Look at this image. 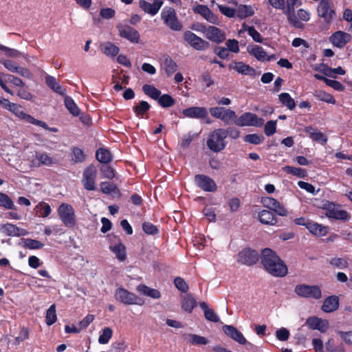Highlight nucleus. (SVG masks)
<instances>
[{
  "label": "nucleus",
  "mask_w": 352,
  "mask_h": 352,
  "mask_svg": "<svg viewBox=\"0 0 352 352\" xmlns=\"http://www.w3.org/2000/svg\"><path fill=\"white\" fill-rule=\"evenodd\" d=\"M101 51L108 56L115 57L118 54L120 49L115 44L107 42L102 45Z\"/></svg>",
  "instance_id": "37"
},
{
  "label": "nucleus",
  "mask_w": 352,
  "mask_h": 352,
  "mask_svg": "<svg viewBox=\"0 0 352 352\" xmlns=\"http://www.w3.org/2000/svg\"><path fill=\"white\" fill-rule=\"evenodd\" d=\"M226 138L223 129H215L207 140V146L212 151L219 152L226 146Z\"/></svg>",
  "instance_id": "3"
},
{
  "label": "nucleus",
  "mask_w": 352,
  "mask_h": 352,
  "mask_svg": "<svg viewBox=\"0 0 352 352\" xmlns=\"http://www.w3.org/2000/svg\"><path fill=\"white\" fill-rule=\"evenodd\" d=\"M226 49H228V51L234 52V53H239V41L234 38L233 39H228L226 42Z\"/></svg>",
  "instance_id": "62"
},
{
  "label": "nucleus",
  "mask_w": 352,
  "mask_h": 352,
  "mask_svg": "<svg viewBox=\"0 0 352 352\" xmlns=\"http://www.w3.org/2000/svg\"><path fill=\"white\" fill-rule=\"evenodd\" d=\"M55 163L54 160L45 152L36 151L31 160V166L38 168L41 166H51Z\"/></svg>",
  "instance_id": "16"
},
{
  "label": "nucleus",
  "mask_w": 352,
  "mask_h": 352,
  "mask_svg": "<svg viewBox=\"0 0 352 352\" xmlns=\"http://www.w3.org/2000/svg\"><path fill=\"white\" fill-rule=\"evenodd\" d=\"M243 28L248 32V34L252 39L257 43L263 42V37L261 34L255 29L254 26H248L245 23L243 24Z\"/></svg>",
  "instance_id": "52"
},
{
  "label": "nucleus",
  "mask_w": 352,
  "mask_h": 352,
  "mask_svg": "<svg viewBox=\"0 0 352 352\" xmlns=\"http://www.w3.org/2000/svg\"><path fill=\"white\" fill-rule=\"evenodd\" d=\"M0 206L8 210H15L12 199L6 193L0 192Z\"/></svg>",
  "instance_id": "50"
},
{
  "label": "nucleus",
  "mask_w": 352,
  "mask_h": 352,
  "mask_svg": "<svg viewBox=\"0 0 352 352\" xmlns=\"http://www.w3.org/2000/svg\"><path fill=\"white\" fill-rule=\"evenodd\" d=\"M56 306L53 304L46 311L45 322L47 325L51 326L56 322Z\"/></svg>",
  "instance_id": "51"
},
{
  "label": "nucleus",
  "mask_w": 352,
  "mask_h": 352,
  "mask_svg": "<svg viewBox=\"0 0 352 352\" xmlns=\"http://www.w3.org/2000/svg\"><path fill=\"white\" fill-rule=\"evenodd\" d=\"M143 92L151 98L157 100L161 96V91L151 85L145 84L142 87Z\"/></svg>",
  "instance_id": "42"
},
{
  "label": "nucleus",
  "mask_w": 352,
  "mask_h": 352,
  "mask_svg": "<svg viewBox=\"0 0 352 352\" xmlns=\"http://www.w3.org/2000/svg\"><path fill=\"white\" fill-rule=\"evenodd\" d=\"M197 305V302L191 294H187L182 298L181 301L182 309L188 314L192 312Z\"/></svg>",
  "instance_id": "24"
},
{
  "label": "nucleus",
  "mask_w": 352,
  "mask_h": 352,
  "mask_svg": "<svg viewBox=\"0 0 352 352\" xmlns=\"http://www.w3.org/2000/svg\"><path fill=\"white\" fill-rule=\"evenodd\" d=\"M259 221L265 225H276L277 219L272 210H263L258 213Z\"/></svg>",
  "instance_id": "25"
},
{
  "label": "nucleus",
  "mask_w": 352,
  "mask_h": 352,
  "mask_svg": "<svg viewBox=\"0 0 352 352\" xmlns=\"http://www.w3.org/2000/svg\"><path fill=\"white\" fill-rule=\"evenodd\" d=\"M5 81L7 82L12 83L16 87H24L25 83L23 82V80L11 74H7L5 75Z\"/></svg>",
  "instance_id": "63"
},
{
  "label": "nucleus",
  "mask_w": 352,
  "mask_h": 352,
  "mask_svg": "<svg viewBox=\"0 0 352 352\" xmlns=\"http://www.w3.org/2000/svg\"><path fill=\"white\" fill-rule=\"evenodd\" d=\"M254 11L250 6L240 5L236 10V16L243 19L254 15Z\"/></svg>",
  "instance_id": "41"
},
{
  "label": "nucleus",
  "mask_w": 352,
  "mask_h": 352,
  "mask_svg": "<svg viewBox=\"0 0 352 352\" xmlns=\"http://www.w3.org/2000/svg\"><path fill=\"white\" fill-rule=\"evenodd\" d=\"M4 106L6 109L12 112L14 115L18 116L19 118L25 119L27 120V116H29L26 114L23 111V108L21 105L10 102L8 100L4 99Z\"/></svg>",
  "instance_id": "27"
},
{
  "label": "nucleus",
  "mask_w": 352,
  "mask_h": 352,
  "mask_svg": "<svg viewBox=\"0 0 352 352\" xmlns=\"http://www.w3.org/2000/svg\"><path fill=\"white\" fill-rule=\"evenodd\" d=\"M195 182L197 187L205 192H213L217 189V186L215 182L209 176L205 175H196L195 176Z\"/></svg>",
  "instance_id": "14"
},
{
  "label": "nucleus",
  "mask_w": 352,
  "mask_h": 352,
  "mask_svg": "<svg viewBox=\"0 0 352 352\" xmlns=\"http://www.w3.org/2000/svg\"><path fill=\"white\" fill-rule=\"evenodd\" d=\"M139 292L143 294L145 296H149L154 299H158L161 297V293L156 289L150 288L149 287L141 284L137 287Z\"/></svg>",
  "instance_id": "33"
},
{
  "label": "nucleus",
  "mask_w": 352,
  "mask_h": 352,
  "mask_svg": "<svg viewBox=\"0 0 352 352\" xmlns=\"http://www.w3.org/2000/svg\"><path fill=\"white\" fill-rule=\"evenodd\" d=\"M264 119L258 118L256 114L246 112L243 113L239 118L234 120V123L239 126H256L261 127L264 124Z\"/></svg>",
  "instance_id": "9"
},
{
  "label": "nucleus",
  "mask_w": 352,
  "mask_h": 352,
  "mask_svg": "<svg viewBox=\"0 0 352 352\" xmlns=\"http://www.w3.org/2000/svg\"><path fill=\"white\" fill-rule=\"evenodd\" d=\"M339 307V298L337 296H329L324 299L321 309L325 313H331Z\"/></svg>",
  "instance_id": "22"
},
{
  "label": "nucleus",
  "mask_w": 352,
  "mask_h": 352,
  "mask_svg": "<svg viewBox=\"0 0 352 352\" xmlns=\"http://www.w3.org/2000/svg\"><path fill=\"white\" fill-rule=\"evenodd\" d=\"M307 229L311 234L319 236H325L327 233V227L320 225L317 223H313L311 221H310V223H308Z\"/></svg>",
  "instance_id": "38"
},
{
  "label": "nucleus",
  "mask_w": 352,
  "mask_h": 352,
  "mask_svg": "<svg viewBox=\"0 0 352 352\" xmlns=\"http://www.w3.org/2000/svg\"><path fill=\"white\" fill-rule=\"evenodd\" d=\"M337 333L346 344L352 345V331H339Z\"/></svg>",
  "instance_id": "64"
},
{
  "label": "nucleus",
  "mask_w": 352,
  "mask_h": 352,
  "mask_svg": "<svg viewBox=\"0 0 352 352\" xmlns=\"http://www.w3.org/2000/svg\"><path fill=\"white\" fill-rule=\"evenodd\" d=\"M314 96L318 100L328 104H335L336 103V100L334 97L331 94L327 93L324 91H316L314 94Z\"/></svg>",
  "instance_id": "45"
},
{
  "label": "nucleus",
  "mask_w": 352,
  "mask_h": 352,
  "mask_svg": "<svg viewBox=\"0 0 352 352\" xmlns=\"http://www.w3.org/2000/svg\"><path fill=\"white\" fill-rule=\"evenodd\" d=\"M109 250L116 255L117 259L124 261L126 258V247L122 243L109 245Z\"/></svg>",
  "instance_id": "28"
},
{
  "label": "nucleus",
  "mask_w": 352,
  "mask_h": 352,
  "mask_svg": "<svg viewBox=\"0 0 352 352\" xmlns=\"http://www.w3.org/2000/svg\"><path fill=\"white\" fill-rule=\"evenodd\" d=\"M164 70L168 76L173 74L177 69V63L170 57L165 58L164 61Z\"/></svg>",
  "instance_id": "49"
},
{
  "label": "nucleus",
  "mask_w": 352,
  "mask_h": 352,
  "mask_svg": "<svg viewBox=\"0 0 352 352\" xmlns=\"http://www.w3.org/2000/svg\"><path fill=\"white\" fill-rule=\"evenodd\" d=\"M285 170L287 173L297 176L300 178H304L307 176L306 170L301 168L287 166L285 167Z\"/></svg>",
  "instance_id": "53"
},
{
  "label": "nucleus",
  "mask_w": 352,
  "mask_h": 352,
  "mask_svg": "<svg viewBox=\"0 0 352 352\" xmlns=\"http://www.w3.org/2000/svg\"><path fill=\"white\" fill-rule=\"evenodd\" d=\"M259 259L258 253L251 248H245L240 251L237 256V261L242 265L252 266Z\"/></svg>",
  "instance_id": "12"
},
{
  "label": "nucleus",
  "mask_w": 352,
  "mask_h": 352,
  "mask_svg": "<svg viewBox=\"0 0 352 352\" xmlns=\"http://www.w3.org/2000/svg\"><path fill=\"white\" fill-rule=\"evenodd\" d=\"M278 100L283 106L286 107L289 110H293L296 106L295 100L288 93H281L278 95Z\"/></svg>",
  "instance_id": "39"
},
{
  "label": "nucleus",
  "mask_w": 352,
  "mask_h": 352,
  "mask_svg": "<svg viewBox=\"0 0 352 352\" xmlns=\"http://www.w3.org/2000/svg\"><path fill=\"white\" fill-rule=\"evenodd\" d=\"M248 50L250 54L254 56L259 61L270 60V58H266V52L261 46L254 45L251 48V50L249 48Z\"/></svg>",
  "instance_id": "40"
},
{
  "label": "nucleus",
  "mask_w": 352,
  "mask_h": 352,
  "mask_svg": "<svg viewBox=\"0 0 352 352\" xmlns=\"http://www.w3.org/2000/svg\"><path fill=\"white\" fill-rule=\"evenodd\" d=\"M351 40V35L342 31H337L331 36V42L338 47H343Z\"/></svg>",
  "instance_id": "21"
},
{
  "label": "nucleus",
  "mask_w": 352,
  "mask_h": 352,
  "mask_svg": "<svg viewBox=\"0 0 352 352\" xmlns=\"http://www.w3.org/2000/svg\"><path fill=\"white\" fill-rule=\"evenodd\" d=\"M65 107L69 113L74 116H78L80 114V109L72 97L66 96L64 99Z\"/></svg>",
  "instance_id": "43"
},
{
  "label": "nucleus",
  "mask_w": 352,
  "mask_h": 352,
  "mask_svg": "<svg viewBox=\"0 0 352 352\" xmlns=\"http://www.w3.org/2000/svg\"><path fill=\"white\" fill-rule=\"evenodd\" d=\"M184 336L188 338V342L191 345L202 346L206 345L209 342L208 340L206 338L197 334L188 333L185 334Z\"/></svg>",
  "instance_id": "34"
},
{
  "label": "nucleus",
  "mask_w": 352,
  "mask_h": 352,
  "mask_svg": "<svg viewBox=\"0 0 352 352\" xmlns=\"http://www.w3.org/2000/svg\"><path fill=\"white\" fill-rule=\"evenodd\" d=\"M142 230L148 235H157L160 232L158 228L151 222H144L142 223Z\"/></svg>",
  "instance_id": "56"
},
{
  "label": "nucleus",
  "mask_w": 352,
  "mask_h": 352,
  "mask_svg": "<svg viewBox=\"0 0 352 352\" xmlns=\"http://www.w3.org/2000/svg\"><path fill=\"white\" fill-rule=\"evenodd\" d=\"M184 117L195 119H204L208 116V110L203 107H191L182 111Z\"/></svg>",
  "instance_id": "19"
},
{
  "label": "nucleus",
  "mask_w": 352,
  "mask_h": 352,
  "mask_svg": "<svg viewBox=\"0 0 352 352\" xmlns=\"http://www.w3.org/2000/svg\"><path fill=\"white\" fill-rule=\"evenodd\" d=\"M174 284L176 288L182 292L186 293L188 291V285L181 277H176L174 279Z\"/></svg>",
  "instance_id": "60"
},
{
  "label": "nucleus",
  "mask_w": 352,
  "mask_h": 352,
  "mask_svg": "<svg viewBox=\"0 0 352 352\" xmlns=\"http://www.w3.org/2000/svg\"><path fill=\"white\" fill-rule=\"evenodd\" d=\"M317 14L320 18L324 19L325 23H330L336 16L333 3L329 0H322L318 5Z\"/></svg>",
  "instance_id": "10"
},
{
  "label": "nucleus",
  "mask_w": 352,
  "mask_h": 352,
  "mask_svg": "<svg viewBox=\"0 0 352 352\" xmlns=\"http://www.w3.org/2000/svg\"><path fill=\"white\" fill-rule=\"evenodd\" d=\"M45 83L54 92L61 96L65 95V89L57 82L56 79L54 76L47 75L45 77Z\"/></svg>",
  "instance_id": "30"
},
{
  "label": "nucleus",
  "mask_w": 352,
  "mask_h": 352,
  "mask_svg": "<svg viewBox=\"0 0 352 352\" xmlns=\"http://www.w3.org/2000/svg\"><path fill=\"white\" fill-rule=\"evenodd\" d=\"M164 23L172 30L181 31L183 25L178 20L176 12L173 8H165L161 13Z\"/></svg>",
  "instance_id": "8"
},
{
  "label": "nucleus",
  "mask_w": 352,
  "mask_h": 352,
  "mask_svg": "<svg viewBox=\"0 0 352 352\" xmlns=\"http://www.w3.org/2000/svg\"><path fill=\"white\" fill-rule=\"evenodd\" d=\"M23 248L29 250H39L43 248L44 244L36 239L30 238L23 239Z\"/></svg>",
  "instance_id": "47"
},
{
  "label": "nucleus",
  "mask_w": 352,
  "mask_h": 352,
  "mask_svg": "<svg viewBox=\"0 0 352 352\" xmlns=\"http://www.w3.org/2000/svg\"><path fill=\"white\" fill-rule=\"evenodd\" d=\"M204 35L206 38L217 45L223 43L226 39L225 32L216 26L208 25Z\"/></svg>",
  "instance_id": "15"
},
{
  "label": "nucleus",
  "mask_w": 352,
  "mask_h": 352,
  "mask_svg": "<svg viewBox=\"0 0 352 352\" xmlns=\"http://www.w3.org/2000/svg\"><path fill=\"white\" fill-rule=\"evenodd\" d=\"M115 298L117 301L124 305H142L144 304V300L123 287H119L116 290Z\"/></svg>",
  "instance_id": "7"
},
{
  "label": "nucleus",
  "mask_w": 352,
  "mask_h": 352,
  "mask_svg": "<svg viewBox=\"0 0 352 352\" xmlns=\"http://www.w3.org/2000/svg\"><path fill=\"white\" fill-rule=\"evenodd\" d=\"M140 8L146 13L152 16L155 15L163 5V1L161 0H155L153 3H151L145 0H140L139 1Z\"/></svg>",
  "instance_id": "20"
},
{
  "label": "nucleus",
  "mask_w": 352,
  "mask_h": 352,
  "mask_svg": "<svg viewBox=\"0 0 352 352\" xmlns=\"http://www.w3.org/2000/svg\"><path fill=\"white\" fill-rule=\"evenodd\" d=\"M261 263L264 269L275 277H284L287 274V267L275 252L270 248L262 251Z\"/></svg>",
  "instance_id": "1"
},
{
  "label": "nucleus",
  "mask_w": 352,
  "mask_h": 352,
  "mask_svg": "<svg viewBox=\"0 0 352 352\" xmlns=\"http://www.w3.org/2000/svg\"><path fill=\"white\" fill-rule=\"evenodd\" d=\"M285 14L287 16L288 21L294 27L297 28H303L304 25L297 19V17L295 14V11L292 12H289V10H287Z\"/></svg>",
  "instance_id": "57"
},
{
  "label": "nucleus",
  "mask_w": 352,
  "mask_h": 352,
  "mask_svg": "<svg viewBox=\"0 0 352 352\" xmlns=\"http://www.w3.org/2000/svg\"><path fill=\"white\" fill-rule=\"evenodd\" d=\"M97 160L102 164H109L112 161V154L109 150L104 148H100L96 152Z\"/></svg>",
  "instance_id": "31"
},
{
  "label": "nucleus",
  "mask_w": 352,
  "mask_h": 352,
  "mask_svg": "<svg viewBox=\"0 0 352 352\" xmlns=\"http://www.w3.org/2000/svg\"><path fill=\"white\" fill-rule=\"evenodd\" d=\"M276 121L270 120L265 124L264 132L267 136H271L276 133Z\"/></svg>",
  "instance_id": "61"
},
{
  "label": "nucleus",
  "mask_w": 352,
  "mask_h": 352,
  "mask_svg": "<svg viewBox=\"0 0 352 352\" xmlns=\"http://www.w3.org/2000/svg\"><path fill=\"white\" fill-rule=\"evenodd\" d=\"M264 140V137L256 133L248 134L244 137V141L252 144H259Z\"/></svg>",
  "instance_id": "58"
},
{
  "label": "nucleus",
  "mask_w": 352,
  "mask_h": 352,
  "mask_svg": "<svg viewBox=\"0 0 352 352\" xmlns=\"http://www.w3.org/2000/svg\"><path fill=\"white\" fill-rule=\"evenodd\" d=\"M98 170L94 164L87 166L83 172L81 179V183L86 190L94 191L96 190V179Z\"/></svg>",
  "instance_id": "5"
},
{
  "label": "nucleus",
  "mask_w": 352,
  "mask_h": 352,
  "mask_svg": "<svg viewBox=\"0 0 352 352\" xmlns=\"http://www.w3.org/2000/svg\"><path fill=\"white\" fill-rule=\"evenodd\" d=\"M236 118L235 112L230 109H226L223 113L221 120L226 124H231Z\"/></svg>",
  "instance_id": "55"
},
{
  "label": "nucleus",
  "mask_w": 352,
  "mask_h": 352,
  "mask_svg": "<svg viewBox=\"0 0 352 352\" xmlns=\"http://www.w3.org/2000/svg\"><path fill=\"white\" fill-rule=\"evenodd\" d=\"M322 208L325 210V214L329 219L346 221L350 219L347 211L340 209L339 204L326 201L322 204Z\"/></svg>",
  "instance_id": "4"
},
{
  "label": "nucleus",
  "mask_w": 352,
  "mask_h": 352,
  "mask_svg": "<svg viewBox=\"0 0 352 352\" xmlns=\"http://www.w3.org/2000/svg\"><path fill=\"white\" fill-rule=\"evenodd\" d=\"M184 39L192 47L197 50H206L210 47V43L198 36L191 31L187 30L184 33Z\"/></svg>",
  "instance_id": "11"
},
{
  "label": "nucleus",
  "mask_w": 352,
  "mask_h": 352,
  "mask_svg": "<svg viewBox=\"0 0 352 352\" xmlns=\"http://www.w3.org/2000/svg\"><path fill=\"white\" fill-rule=\"evenodd\" d=\"M222 329L226 336L231 338L238 343L243 345L248 344V341L243 336V333L234 326L226 324L223 326ZM248 344H251L249 342Z\"/></svg>",
  "instance_id": "17"
},
{
  "label": "nucleus",
  "mask_w": 352,
  "mask_h": 352,
  "mask_svg": "<svg viewBox=\"0 0 352 352\" xmlns=\"http://www.w3.org/2000/svg\"><path fill=\"white\" fill-rule=\"evenodd\" d=\"M157 102L162 108H168L175 104V100L168 94L161 95Z\"/></svg>",
  "instance_id": "48"
},
{
  "label": "nucleus",
  "mask_w": 352,
  "mask_h": 352,
  "mask_svg": "<svg viewBox=\"0 0 352 352\" xmlns=\"http://www.w3.org/2000/svg\"><path fill=\"white\" fill-rule=\"evenodd\" d=\"M57 213L65 227L72 228L76 224L75 211L70 204L62 203L57 209Z\"/></svg>",
  "instance_id": "2"
},
{
  "label": "nucleus",
  "mask_w": 352,
  "mask_h": 352,
  "mask_svg": "<svg viewBox=\"0 0 352 352\" xmlns=\"http://www.w3.org/2000/svg\"><path fill=\"white\" fill-rule=\"evenodd\" d=\"M100 190L104 194L111 195L116 193L119 195H120V190L118 189L117 185L113 182H102L100 183Z\"/></svg>",
  "instance_id": "35"
},
{
  "label": "nucleus",
  "mask_w": 352,
  "mask_h": 352,
  "mask_svg": "<svg viewBox=\"0 0 352 352\" xmlns=\"http://www.w3.org/2000/svg\"><path fill=\"white\" fill-rule=\"evenodd\" d=\"M294 292L299 297L305 298L318 300L322 297V292L318 285L299 284L296 285Z\"/></svg>",
  "instance_id": "6"
},
{
  "label": "nucleus",
  "mask_w": 352,
  "mask_h": 352,
  "mask_svg": "<svg viewBox=\"0 0 352 352\" xmlns=\"http://www.w3.org/2000/svg\"><path fill=\"white\" fill-rule=\"evenodd\" d=\"M229 68L230 69H234L238 73L241 74L243 75H250L252 76L255 75L256 72L253 67L241 61L234 62V66L232 67V65H230Z\"/></svg>",
  "instance_id": "26"
},
{
  "label": "nucleus",
  "mask_w": 352,
  "mask_h": 352,
  "mask_svg": "<svg viewBox=\"0 0 352 352\" xmlns=\"http://www.w3.org/2000/svg\"><path fill=\"white\" fill-rule=\"evenodd\" d=\"M305 131L307 133L309 138L315 142L320 143L322 145H325L327 142V137L322 132L318 131L311 126H308L305 128Z\"/></svg>",
  "instance_id": "23"
},
{
  "label": "nucleus",
  "mask_w": 352,
  "mask_h": 352,
  "mask_svg": "<svg viewBox=\"0 0 352 352\" xmlns=\"http://www.w3.org/2000/svg\"><path fill=\"white\" fill-rule=\"evenodd\" d=\"M116 28L118 30V34L120 37L124 38L132 43H138L140 39V35L138 30L134 28L119 23Z\"/></svg>",
  "instance_id": "13"
},
{
  "label": "nucleus",
  "mask_w": 352,
  "mask_h": 352,
  "mask_svg": "<svg viewBox=\"0 0 352 352\" xmlns=\"http://www.w3.org/2000/svg\"><path fill=\"white\" fill-rule=\"evenodd\" d=\"M113 335V331L109 327H105L102 329V333L98 338V342L101 344H107Z\"/></svg>",
  "instance_id": "54"
},
{
  "label": "nucleus",
  "mask_w": 352,
  "mask_h": 352,
  "mask_svg": "<svg viewBox=\"0 0 352 352\" xmlns=\"http://www.w3.org/2000/svg\"><path fill=\"white\" fill-rule=\"evenodd\" d=\"M329 263L339 269H345L348 267L349 265L347 260L343 258H332L329 261Z\"/></svg>",
  "instance_id": "59"
},
{
  "label": "nucleus",
  "mask_w": 352,
  "mask_h": 352,
  "mask_svg": "<svg viewBox=\"0 0 352 352\" xmlns=\"http://www.w3.org/2000/svg\"><path fill=\"white\" fill-rule=\"evenodd\" d=\"M0 230H3L8 236H19L21 234V229L11 223L0 225Z\"/></svg>",
  "instance_id": "46"
},
{
  "label": "nucleus",
  "mask_w": 352,
  "mask_h": 352,
  "mask_svg": "<svg viewBox=\"0 0 352 352\" xmlns=\"http://www.w3.org/2000/svg\"><path fill=\"white\" fill-rule=\"evenodd\" d=\"M36 215L41 217H47L52 212V208L49 204L45 201L39 202L34 208Z\"/></svg>",
  "instance_id": "32"
},
{
  "label": "nucleus",
  "mask_w": 352,
  "mask_h": 352,
  "mask_svg": "<svg viewBox=\"0 0 352 352\" xmlns=\"http://www.w3.org/2000/svg\"><path fill=\"white\" fill-rule=\"evenodd\" d=\"M306 324L309 329L318 330L321 333H324L329 328V321L323 320L316 316L309 317L306 320Z\"/></svg>",
  "instance_id": "18"
},
{
  "label": "nucleus",
  "mask_w": 352,
  "mask_h": 352,
  "mask_svg": "<svg viewBox=\"0 0 352 352\" xmlns=\"http://www.w3.org/2000/svg\"><path fill=\"white\" fill-rule=\"evenodd\" d=\"M72 151V158L71 160L74 164L82 163L86 159V155L82 149L74 146L71 148Z\"/></svg>",
  "instance_id": "44"
},
{
  "label": "nucleus",
  "mask_w": 352,
  "mask_h": 352,
  "mask_svg": "<svg viewBox=\"0 0 352 352\" xmlns=\"http://www.w3.org/2000/svg\"><path fill=\"white\" fill-rule=\"evenodd\" d=\"M199 307L204 311V317L207 320L213 322H218L219 321V317L217 313L212 309L209 308L206 302H199Z\"/></svg>",
  "instance_id": "29"
},
{
  "label": "nucleus",
  "mask_w": 352,
  "mask_h": 352,
  "mask_svg": "<svg viewBox=\"0 0 352 352\" xmlns=\"http://www.w3.org/2000/svg\"><path fill=\"white\" fill-rule=\"evenodd\" d=\"M151 105L148 102L142 100L133 107V112L137 117L144 118V116L150 110Z\"/></svg>",
  "instance_id": "36"
}]
</instances>
